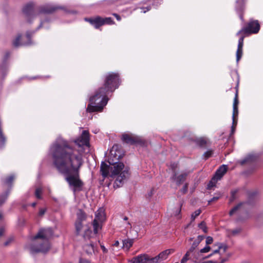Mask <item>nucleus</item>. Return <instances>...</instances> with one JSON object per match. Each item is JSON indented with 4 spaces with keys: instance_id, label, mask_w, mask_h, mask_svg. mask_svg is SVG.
I'll use <instances>...</instances> for the list:
<instances>
[{
    "instance_id": "obj_1",
    "label": "nucleus",
    "mask_w": 263,
    "mask_h": 263,
    "mask_svg": "<svg viewBox=\"0 0 263 263\" xmlns=\"http://www.w3.org/2000/svg\"><path fill=\"white\" fill-rule=\"evenodd\" d=\"M50 152L54 166L65 176L73 192L82 191L84 183L80 178V171L84 163L82 153L62 137L52 143Z\"/></svg>"
},
{
    "instance_id": "obj_2",
    "label": "nucleus",
    "mask_w": 263,
    "mask_h": 263,
    "mask_svg": "<svg viewBox=\"0 0 263 263\" xmlns=\"http://www.w3.org/2000/svg\"><path fill=\"white\" fill-rule=\"evenodd\" d=\"M122 157L121 152L119 150L118 145H114L110 151L108 162L110 166L105 162H102L100 166L101 175L104 178L109 176L110 177L117 178L114 183V187H120L123 183V180L129 176V168L125 166L123 163L119 162V160Z\"/></svg>"
},
{
    "instance_id": "obj_3",
    "label": "nucleus",
    "mask_w": 263,
    "mask_h": 263,
    "mask_svg": "<svg viewBox=\"0 0 263 263\" xmlns=\"http://www.w3.org/2000/svg\"><path fill=\"white\" fill-rule=\"evenodd\" d=\"M119 76L117 73L109 72L104 77V84L96 91L95 95L89 99L87 111L101 112L107 104L108 98L107 94L113 92L119 85Z\"/></svg>"
},
{
    "instance_id": "obj_4",
    "label": "nucleus",
    "mask_w": 263,
    "mask_h": 263,
    "mask_svg": "<svg viewBox=\"0 0 263 263\" xmlns=\"http://www.w3.org/2000/svg\"><path fill=\"white\" fill-rule=\"evenodd\" d=\"M52 234L53 232L51 228L41 229L33 237V244L30 248L31 253L47 252L50 248L48 240Z\"/></svg>"
},
{
    "instance_id": "obj_5",
    "label": "nucleus",
    "mask_w": 263,
    "mask_h": 263,
    "mask_svg": "<svg viewBox=\"0 0 263 263\" xmlns=\"http://www.w3.org/2000/svg\"><path fill=\"white\" fill-rule=\"evenodd\" d=\"M85 20L89 22L92 26L96 28H98L104 25H110L114 24L113 20L110 17H102L101 16H97L91 18H85Z\"/></svg>"
},
{
    "instance_id": "obj_6",
    "label": "nucleus",
    "mask_w": 263,
    "mask_h": 263,
    "mask_svg": "<svg viewBox=\"0 0 263 263\" xmlns=\"http://www.w3.org/2000/svg\"><path fill=\"white\" fill-rule=\"evenodd\" d=\"M105 220V210L103 208H100L96 211L95 218L92 222L93 231L95 234H97L99 230L101 229V224Z\"/></svg>"
},
{
    "instance_id": "obj_7",
    "label": "nucleus",
    "mask_w": 263,
    "mask_h": 263,
    "mask_svg": "<svg viewBox=\"0 0 263 263\" xmlns=\"http://www.w3.org/2000/svg\"><path fill=\"white\" fill-rule=\"evenodd\" d=\"M31 43V34H20L12 42L14 47L30 45Z\"/></svg>"
},
{
    "instance_id": "obj_8",
    "label": "nucleus",
    "mask_w": 263,
    "mask_h": 263,
    "mask_svg": "<svg viewBox=\"0 0 263 263\" xmlns=\"http://www.w3.org/2000/svg\"><path fill=\"white\" fill-rule=\"evenodd\" d=\"M211 250L209 246H205L199 251H196L191 253V259L194 263H198L200 261L204 260V253L209 252Z\"/></svg>"
},
{
    "instance_id": "obj_9",
    "label": "nucleus",
    "mask_w": 263,
    "mask_h": 263,
    "mask_svg": "<svg viewBox=\"0 0 263 263\" xmlns=\"http://www.w3.org/2000/svg\"><path fill=\"white\" fill-rule=\"evenodd\" d=\"M260 24L257 20L250 21L247 26L243 28L238 33H258Z\"/></svg>"
},
{
    "instance_id": "obj_10",
    "label": "nucleus",
    "mask_w": 263,
    "mask_h": 263,
    "mask_svg": "<svg viewBox=\"0 0 263 263\" xmlns=\"http://www.w3.org/2000/svg\"><path fill=\"white\" fill-rule=\"evenodd\" d=\"M62 8L54 4H46L40 7L39 13L50 14L54 12L57 10L61 9Z\"/></svg>"
},
{
    "instance_id": "obj_11",
    "label": "nucleus",
    "mask_w": 263,
    "mask_h": 263,
    "mask_svg": "<svg viewBox=\"0 0 263 263\" xmlns=\"http://www.w3.org/2000/svg\"><path fill=\"white\" fill-rule=\"evenodd\" d=\"M75 143L81 146H89V134L87 130H83L81 136L75 140Z\"/></svg>"
},
{
    "instance_id": "obj_12",
    "label": "nucleus",
    "mask_w": 263,
    "mask_h": 263,
    "mask_svg": "<svg viewBox=\"0 0 263 263\" xmlns=\"http://www.w3.org/2000/svg\"><path fill=\"white\" fill-rule=\"evenodd\" d=\"M34 9V4L32 2H30L24 5L22 11L25 16L29 19L30 18H33L35 16V15Z\"/></svg>"
},
{
    "instance_id": "obj_13",
    "label": "nucleus",
    "mask_w": 263,
    "mask_h": 263,
    "mask_svg": "<svg viewBox=\"0 0 263 263\" xmlns=\"http://www.w3.org/2000/svg\"><path fill=\"white\" fill-rule=\"evenodd\" d=\"M122 140L123 142L131 145L141 142V140L139 137L126 134L122 135Z\"/></svg>"
},
{
    "instance_id": "obj_14",
    "label": "nucleus",
    "mask_w": 263,
    "mask_h": 263,
    "mask_svg": "<svg viewBox=\"0 0 263 263\" xmlns=\"http://www.w3.org/2000/svg\"><path fill=\"white\" fill-rule=\"evenodd\" d=\"M173 252L172 250H166L162 251L156 257L152 258V262L158 263L165 260L168 256Z\"/></svg>"
},
{
    "instance_id": "obj_15",
    "label": "nucleus",
    "mask_w": 263,
    "mask_h": 263,
    "mask_svg": "<svg viewBox=\"0 0 263 263\" xmlns=\"http://www.w3.org/2000/svg\"><path fill=\"white\" fill-rule=\"evenodd\" d=\"M129 261L131 263H147L152 262V258L146 254H142L132 258Z\"/></svg>"
},
{
    "instance_id": "obj_16",
    "label": "nucleus",
    "mask_w": 263,
    "mask_h": 263,
    "mask_svg": "<svg viewBox=\"0 0 263 263\" xmlns=\"http://www.w3.org/2000/svg\"><path fill=\"white\" fill-rule=\"evenodd\" d=\"M189 173L190 172L185 171L177 176L176 173H175L172 177V179L176 181L177 185H180L185 180Z\"/></svg>"
},
{
    "instance_id": "obj_17",
    "label": "nucleus",
    "mask_w": 263,
    "mask_h": 263,
    "mask_svg": "<svg viewBox=\"0 0 263 263\" xmlns=\"http://www.w3.org/2000/svg\"><path fill=\"white\" fill-rule=\"evenodd\" d=\"M245 36H241L238 41V47L236 51V61L239 62L242 55V48L243 46V40Z\"/></svg>"
},
{
    "instance_id": "obj_18",
    "label": "nucleus",
    "mask_w": 263,
    "mask_h": 263,
    "mask_svg": "<svg viewBox=\"0 0 263 263\" xmlns=\"http://www.w3.org/2000/svg\"><path fill=\"white\" fill-rule=\"evenodd\" d=\"M228 167L226 165H222L216 171L214 176H215V178H217L218 180H220L223 176L226 173Z\"/></svg>"
},
{
    "instance_id": "obj_19",
    "label": "nucleus",
    "mask_w": 263,
    "mask_h": 263,
    "mask_svg": "<svg viewBox=\"0 0 263 263\" xmlns=\"http://www.w3.org/2000/svg\"><path fill=\"white\" fill-rule=\"evenodd\" d=\"M134 242V239H125L122 240V248L123 250H124L125 251H128L130 249V248L132 247L133 245Z\"/></svg>"
},
{
    "instance_id": "obj_20",
    "label": "nucleus",
    "mask_w": 263,
    "mask_h": 263,
    "mask_svg": "<svg viewBox=\"0 0 263 263\" xmlns=\"http://www.w3.org/2000/svg\"><path fill=\"white\" fill-rule=\"evenodd\" d=\"M84 250L88 255H91L95 252V247L94 244L90 242L89 243L83 246Z\"/></svg>"
},
{
    "instance_id": "obj_21",
    "label": "nucleus",
    "mask_w": 263,
    "mask_h": 263,
    "mask_svg": "<svg viewBox=\"0 0 263 263\" xmlns=\"http://www.w3.org/2000/svg\"><path fill=\"white\" fill-rule=\"evenodd\" d=\"M77 220L76 221H79L80 222H82L86 220L87 216L86 214L81 210H79L77 214Z\"/></svg>"
},
{
    "instance_id": "obj_22",
    "label": "nucleus",
    "mask_w": 263,
    "mask_h": 263,
    "mask_svg": "<svg viewBox=\"0 0 263 263\" xmlns=\"http://www.w3.org/2000/svg\"><path fill=\"white\" fill-rule=\"evenodd\" d=\"M215 246H217L218 247V248H217V249H216L213 251V254H216V253H219L221 250H223V252L224 253L227 249V246L225 245H223L222 243H218L217 244L215 245Z\"/></svg>"
},
{
    "instance_id": "obj_23",
    "label": "nucleus",
    "mask_w": 263,
    "mask_h": 263,
    "mask_svg": "<svg viewBox=\"0 0 263 263\" xmlns=\"http://www.w3.org/2000/svg\"><path fill=\"white\" fill-rule=\"evenodd\" d=\"M199 244H200L199 243H198L197 241H196L195 240L193 241V242L192 243V244L191 245V246L190 249H189V250L187 251V252H189V253H190L191 254L192 252L197 251V248Z\"/></svg>"
},
{
    "instance_id": "obj_24",
    "label": "nucleus",
    "mask_w": 263,
    "mask_h": 263,
    "mask_svg": "<svg viewBox=\"0 0 263 263\" xmlns=\"http://www.w3.org/2000/svg\"><path fill=\"white\" fill-rule=\"evenodd\" d=\"M218 180H219L217 178H215V176H213V177L211 179V181L208 183L207 189L211 190L212 187L216 185V184Z\"/></svg>"
},
{
    "instance_id": "obj_25",
    "label": "nucleus",
    "mask_w": 263,
    "mask_h": 263,
    "mask_svg": "<svg viewBox=\"0 0 263 263\" xmlns=\"http://www.w3.org/2000/svg\"><path fill=\"white\" fill-rule=\"evenodd\" d=\"M75 227H76L77 234L78 235L80 234V233L82 231V228L83 227L82 222H80L79 221H76Z\"/></svg>"
},
{
    "instance_id": "obj_26",
    "label": "nucleus",
    "mask_w": 263,
    "mask_h": 263,
    "mask_svg": "<svg viewBox=\"0 0 263 263\" xmlns=\"http://www.w3.org/2000/svg\"><path fill=\"white\" fill-rule=\"evenodd\" d=\"M238 115V107H233V116L232 119L234 121H237V117Z\"/></svg>"
},
{
    "instance_id": "obj_27",
    "label": "nucleus",
    "mask_w": 263,
    "mask_h": 263,
    "mask_svg": "<svg viewBox=\"0 0 263 263\" xmlns=\"http://www.w3.org/2000/svg\"><path fill=\"white\" fill-rule=\"evenodd\" d=\"M191 254L189 252H186L182 259L181 260V263H185L188 260L191 259Z\"/></svg>"
},
{
    "instance_id": "obj_28",
    "label": "nucleus",
    "mask_w": 263,
    "mask_h": 263,
    "mask_svg": "<svg viewBox=\"0 0 263 263\" xmlns=\"http://www.w3.org/2000/svg\"><path fill=\"white\" fill-rule=\"evenodd\" d=\"M198 227L202 230V231L206 233H207V228L205 223L204 221H202L198 224Z\"/></svg>"
},
{
    "instance_id": "obj_29",
    "label": "nucleus",
    "mask_w": 263,
    "mask_h": 263,
    "mask_svg": "<svg viewBox=\"0 0 263 263\" xmlns=\"http://www.w3.org/2000/svg\"><path fill=\"white\" fill-rule=\"evenodd\" d=\"M239 103L238 98V89H236V91L235 95V98L234 99L233 105V107H238Z\"/></svg>"
},
{
    "instance_id": "obj_30",
    "label": "nucleus",
    "mask_w": 263,
    "mask_h": 263,
    "mask_svg": "<svg viewBox=\"0 0 263 263\" xmlns=\"http://www.w3.org/2000/svg\"><path fill=\"white\" fill-rule=\"evenodd\" d=\"M8 196V193H6L0 196V205L3 204L6 201Z\"/></svg>"
},
{
    "instance_id": "obj_31",
    "label": "nucleus",
    "mask_w": 263,
    "mask_h": 263,
    "mask_svg": "<svg viewBox=\"0 0 263 263\" xmlns=\"http://www.w3.org/2000/svg\"><path fill=\"white\" fill-rule=\"evenodd\" d=\"M201 211L200 209H198L195 211L191 215V218L192 220H194L195 219L200 215Z\"/></svg>"
},
{
    "instance_id": "obj_32",
    "label": "nucleus",
    "mask_w": 263,
    "mask_h": 263,
    "mask_svg": "<svg viewBox=\"0 0 263 263\" xmlns=\"http://www.w3.org/2000/svg\"><path fill=\"white\" fill-rule=\"evenodd\" d=\"M42 189L41 188H37L35 190V195L37 198L41 199Z\"/></svg>"
},
{
    "instance_id": "obj_33",
    "label": "nucleus",
    "mask_w": 263,
    "mask_h": 263,
    "mask_svg": "<svg viewBox=\"0 0 263 263\" xmlns=\"http://www.w3.org/2000/svg\"><path fill=\"white\" fill-rule=\"evenodd\" d=\"M237 121H234L233 120L232 125L231 126V130L230 136H232V135L234 134V133L235 132V128H236V125H237Z\"/></svg>"
},
{
    "instance_id": "obj_34",
    "label": "nucleus",
    "mask_w": 263,
    "mask_h": 263,
    "mask_svg": "<svg viewBox=\"0 0 263 263\" xmlns=\"http://www.w3.org/2000/svg\"><path fill=\"white\" fill-rule=\"evenodd\" d=\"M242 205V203H240L238 204L237 205L234 207L229 213L230 215H232L240 207V206Z\"/></svg>"
},
{
    "instance_id": "obj_35",
    "label": "nucleus",
    "mask_w": 263,
    "mask_h": 263,
    "mask_svg": "<svg viewBox=\"0 0 263 263\" xmlns=\"http://www.w3.org/2000/svg\"><path fill=\"white\" fill-rule=\"evenodd\" d=\"M13 180H14V176H10L5 179V183H6L7 184H10L12 182Z\"/></svg>"
},
{
    "instance_id": "obj_36",
    "label": "nucleus",
    "mask_w": 263,
    "mask_h": 263,
    "mask_svg": "<svg viewBox=\"0 0 263 263\" xmlns=\"http://www.w3.org/2000/svg\"><path fill=\"white\" fill-rule=\"evenodd\" d=\"M213 154V151H208L204 154H203V156L205 159L210 158L212 156Z\"/></svg>"
},
{
    "instance_id": "obj_37",
    "label": "nucleus",
    "mask_w": 263,
    "mask_h": 263,
    "mask_svg": "<svg viewBox=\"0 0 263 263\" xmlns=\"http://www.w3.org/2000/svg\"><path fill=\"white\" fill-rule=\"evenodd\" d=\"M213 241V239L211 236H208L206 238V246H209L211 244Z\"/></svg>"
},
{
    "instance_id": "obj_38",
    "label": "nucleus",
    "mask_w": 263,
    "mask_h": 263,
    "mask_svg": "<svg viewBox=\"0 0 263 263\" xmlns=\"http://www.w3.org/2000/svg\"><path fill=\"white\" fill-rule=\"evenodd\" d=\"M198 144L201 146H204L206 144V141L203 139H200L198 140Z\"/></svg>"
},
{
    "instance_id": "obj_39",
    "label": "nucleus",
    "mask_w": 263,
    "mask_h": 263,
    "mask_svg": "<svg viewBox=\"0 0 263 263\" xmlns=\"http://www.w3.org/2000/svg\"><path fill=\"white\" fill-rule=\"evenodd\" d=\"M178 164L176 163H173L171 164V168L172 170V171L174 172V173H175L176 170L178 168Z\"/></svg>"
},
{
    "instance_id": "obj_40",
    "label": "nucleus",
    "mask_w": 263,
    "mask_h": 263,
    "mask_svg": "<svg viewBox=\"0 0 263 263\" xmlns=\"http://www.w3.org/2000/svg\"><path fill=\"white\" fill-rule=\"evenodd\" d=\"M181 206H182V204L181 203L179 204V206L178 207L177 209L176 210V211L175 214V216H177L180 214L181 211Z\"/></svg>"
},
{
    "instance_id": "obj_41",
    "label": "nucleus",
    "mask_w": 263,
    "mask_h": 263,
    "mask_svg": "<svg viewBox=\"0 0 263 263\" xmlns=\"http://www.w3.org/2000/svg\"><path fill=\"white\" fill-rule=\"evenodd\" d=\"M187 189H188V184L187 183H186L184 184V185L183 186V188L182 189V190H181V192L183 193V194H185L186 193L187 191Z\"/></svg>"
},
{
    "instance_id": "obj_42",
    "label": "nucleus",
    "mask_w": 263,
    "mask_h": 263,
    "mask_svg": "<svg viewBox=\"0 0 263 263\" xmlns=\"http://www.w3.org/2000/svg\"><path fill=\"white\" fill-rule=\"evenodd\" d=\"M204 237L202 235H199L197 238L195 239L198 243H200L201 241L204 239Z\"/></svg>"
},
{
    "instance_id": "obj_43",
    "label": "nucleus",
    "mask_w": 263,
    "mask_h": 263,
    "mask_svg": "<svg viewBox=\"0 0 263 263\" xmlns=\"http://www.w3.org/2000/svg\"><path fill=\"white\" fill-rule=\"evenodd\" d=\"M46 210V209H41L39 213V215L42 216L45 214Z\"/></svg>"
},
{
    "instance_id": "obj_44",
    "label": "nucleus",
    "mask_w": 263,
    "mask_h": 263,
    "mask_svg": "<svg viewBox=\"0 0 263 263\" xmlns=\"http://www.w3.org/2000/svg\"><path fill=\"white\" fill-rule=\"evenodd\" d=\"M79 263H90V262L86 259L80 258Z\"/></svg>"
},
{
    "instance_id": "obj_45",
    "label": "nucleus",
    "mask_w": 263,
    "mask_h": 263,
    "mask_svg": "<svg viewBox=\"0 0 263 263\" xmlns=\"http://www.w3.org/2000/svg\"><path fill=\"white\" fill-rule=\"evenodd\" d=\"M241 230L240 229H237L236 230H234L232 231V233L233 235H236L239 233L240 232Z\"/></svg>"
},
{
    "instance_id": "obj_46",
    "label": "nucleus",
    "mask_w": 263,
    "mask_h": 263,
    "mask_svg": "<svg viewBox=\"0 0 263 263\" xmlns=\"http://www.w3.org/2000/svg\"><path fill=\"white\" fill-rule=\"evenodd\" d=\"M218 199H219L218 197H214L209 202H214V201L217 200Z\"/></svg>"
},
{
    "instance_id": "obj_47",
    "label": "nucleus",
    "mask_w": 263,
    "mask_h": 263,
    "mask_svg": "<svg viewBox=\"0 0 263 263\" xmlns=\"http://www.w3.org/2000/svg\"><path fill=\"white\" fill-rule=\"evenodd\" d=\"M113 15L116 17V19L118 20V21H120L121 20V17L120 16V15H119L117 13H114Z\"/></svg>"
},
{
    "instance_id": "obj_48",
    "label": "nucleus",
    "mask_w": 263,
    "mask_h": 263,
    "mask_svg": "<svg viewBox=\"0 0 263 263\" xmlns=\"http://www.w3.org/2000/svg\"><path fill=\"white\" fill-rule=\"evenodd\" d=\"M101 248L104 253L107 252V250L105 248V247L104 246L101 245Z\"/></svg>"
},
{
    "instance_id": "obj_49",
    "label": "nucleus",
    "mask_w": 263,
    "mask_h": 263,
    "mask_svg": "<svg viewBox=\"0 0 263 263\" xmlns=\"http://www.w3.org/2000/svg\"><path fill=\"white\" fill-rule=\"evenodd\" d=\"M12 241V238H9L8 240H7V241H6L4 243V245L5 246H8L10 242H11Z\"/></svg>"
},
{
    "instance_id": "obj_50",
    "label": "nucleus",
    "mask_w": 263,
    "mask_h": 263,
    "mask_svg": "<svg viewBox=\"0 0 263 263\" xmlns=\"http://www.w3.org/2000/svg\"><path fill=\"white\" fill-rule=\"evenodd\" d=\"M150 9H151L150 7H147L146 8H142V9L143 10V12L145 13L147 11H148V10H149Z\"/></svg>"
},
{
    "instance_id": "obj_51",
    "label": "nucleus",
    "mask_w": 263,
    "mask_h": 263,
    "mask_svg": "<svg viewBox=\"0 0 263 263\" xmlns=\"http://www.w3.org/2000/svg\"><path fill=\"white\" fill-rule=\"evenodd\" d=\"M213 254L212 253H211V254H209V255H208L207 256L204 255V259H207V258H209L211 257V256H213Z\"/></svg>"
},
{
    "instance_id": "obj_52",
    "label": "nucleus",
    "mask_w": 263,
    "mask_h": 263,
    "mask_svg": "<svg viewBox=\"0 0 263 263\" xmlns=\"http://www.w3.org/2000/svg\"><path fill=\"white\" fill-rule=\"evenodd\" d=\"M4 232V229L3 228L0 229V237L2 236Z\"/></svg>"
},
{
    "instance_id": "obj_53",
    "label": "nucleus",
    "mask_w": 263,
    "mask_h": 263,
    "mask_svg": "<svg viewBox=\"0 0 263 263\" xmlns=\"http://www.w3.org/2000/svg\"><path fill=\"white\" fill-rule=\"evenodd\" d=\"M119 242L118 240H117L115 242L114 246L115 247H118L119 246Z\"/></svg>"
},
{
    "instance_id": "obj_54",
    "label": "nucleus",
    "mask_w": 263,
    "mask_h": 263,
    "mask_svg": "<svg viewBox=\"0 0 263 263\" xmlns=\"http://www.w3.org/2000/svg\"><path fill=\"white\" fill-rule=\"evenodd\" d=\"M224 261V260H222L220 263H223ZM208 263H218V262L217 261H212V260H209V261H208Z\"/></svg>"
},
{
    "instance_id": "obj_55",
    "label": "nucleus",
    "mask_w": 263,
    "mask_h": 263,
    "mask_svg": "<svg viewBox=\"0 0 263 263\" xmlns=\"http://www.w3.org/2000/svg\"><path fill=\"white\" fill-rule=\"evenodd\" d=\"M9 55H10V54L9 53H7L5 55L6 59H8L9 57Z\"/></svg>"
},
{
    "instance_id": "obj_56",
    "label": "nucleus",
    "mask_w": 263,
    "mask_h": 263,
    "mask_svg": "<svg viewBox=\"0 0 263 263\" xmlns=\"http://www.w3.org/2000/svg\"><path fill=\"white\" fill-rule=\"evenodd\" d=\"M36 203L35 202H33L31 204V205L33 206V207H34L35 206Z\"/></svg>"
},
{
    "instance_id": "obj_57",
    "label": "nucleus",
    "mask_w": 263,
    "mask_h": 263,
    "mask_svg": "<svg viewBox=\"0 0 263 263\" xmlns=\"http://www.w3.org/2000/svg\"><path fill=\"white\" fill-rule=\"evenodd\" d=\"M43 23H44V22H41V24H40L39 27H41L43 26Z\"/></svg>"
},
{
    "instance_id": "obj_58",
    "label": "nucleus",
    "mask_w": 263,
    "mask_h": 263,
    "mask_svg": "<svg viewBox=\"0 0 263 263\" xmlns=\"http://www.w3.org/2000/svg\"><path fill=\"white\" fill-rule=\"evenodd\" d=\"M123 219H124V220H128V217L125 216V217H124Z\"/></svg>"
},
{
    "instance_id": "obj_59",
    "label": "nucleus",
    "mask_w": 263,
    "mask_h": 263,
    "mask_svg": "<svg viewBox=\"0 0 263 263\" xmlns=\"http://www.w3.org/2000/svg\"><path fill=\"white\" fill-rule=\"evenodd\" d=\"M2 217H3V215H2V213H0V219H1L2 218Z\"/></svg>"
},
{
    "instance_id": "obj_60",
    "label": "nucleus",
    "mask_w": 263,
    "mask_h": 263,
    "mask_svg": "<svg viewBox=\"0 0 263 263\" xmlns=\"http://www.w3.org/2000/svg\"><path fill=\"white\" fill-rule=\"evenodd\" d=\"M198 263H208V261L201 262V261H200L199 262H198Z\"/></svg>"
},
{
    "instance_id": "obj_61",
    "label": "nucleus",
    "mask_w": 263,
    "mask_h": 263,
    "mask_svg": "<svg viewBox=\"0 0 263 263\" xmlns=\"http://www.w3.org/2000/svg\"><path fill=\"white\" fill-rule=\"evenodd\" d=\"M193 239V238H189V241H192Z\"/></svg>"
},
{
    "instance_id": "obj_62",
    "label": "nucleus",
    "mask_w": 263,
    "mask_h": 263,
    "mask_svg": "<svg viewBox=\"0 0 263 263\" xmlns=\"http://www.w3.org/2000/svg\"><path fill=\"white\" fill-rule=\"evenodd\" d=\"M87 232H90V231H89V230H87V231H86V233H87Z\"/></svg>"
},
{
    "instance_id": "obj_63",
    "label": "nucleus",
    "mask_w": 263,
    "mask_h": 263,
    "mask_svg": "<svg viewBox=\"0 0 263 263\" xmlns=\"http://www.w3.org/2000/svg\"><path fill=\"white\" fill-rule=\"evenodd\" d=\"M128 224L131 226V224H130V222H128Z\"/></svg>"
}]
</instances>
